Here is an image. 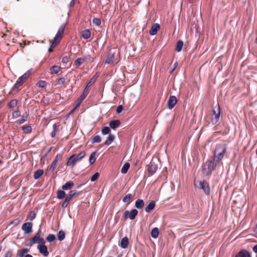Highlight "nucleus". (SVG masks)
Instances as JSON below:
<instances>
[{
    "mask_svg": "<svg viewBox=\"0 0 257 257\" xmlns=\"http://www.w3.org/2000/svg\"><path fill=\"white\" fill-rule=\"evenodd\" d=\"M33 223L31 222H25L22 226V229L24 231V234H29L33 231Z\"/></svg>",
    "mask_w": 257,
    "mask_h": 257,
    "instance_id": "423d86ee",
    "label": "nucleus"
},
{
    "mask_svg": "<svg viewBox=\"0 0 257 257\" xmlns=\"http://www.w3.org/2000/svg\"><path fill=\"white\" fill-rule=\"evenodd\" d=\"M60 68V67L58 65H55L53 66L50 69L51 73L52 74H57L59 72Z\"/></svg>",
    "mask_w": 257,
    "mask_h": 257,
    "instance_id": "e433bc0d",
    "label": "nucleus"
},
{
    "mask_svg": "<svg viewBox=\"0 0 257 257\" xmlns=\"http://www.w3.org/2000/svg\"><path fill=\"white\" fill-rule=\"evenodd\" d=\"M50 43H51V45H50V47L51 48H54L56 47V45L58 44L59 43V40L58 41H51L50 40Z\"/></svg>",
    "mask_w": 257,
    "mask_h": 257,
    "instance_id": "4d7b16f0",
    "label": "nucleus"
},
{
    "mask_svg": "<svg viewBox=\"0 0 257 257\" xmlns=\"http://www.w3.org/2000/svg\"><path fill=\"white\" fill-rule=\"evenodd\" d=\"M46 239L48 242H51L55 241L56 239V237L55 235L50 233L47 235Z\"/></svg>",
    "mask_w": 257,
    "mask_h": 257,
    "instance_id": "c9c22d12",
    "label": "nucleus"
},
{
    "mask_svg": "<svg viewBox=\"0 0 257 257\" xmlns=\"http://www.w3.org/2000/svg\"><path fill=\"white\" fill-rule=\"evenodd\" d=\"M123 107L122 105H119L117 106L116 109V113L117 114L120 113L123 110Z\"/></svg>",
    "mask_w": 257,
    "mask_h": 257,
    "instance_id": "5fc2aeb1",
    "label": "nucleus"
},
{
    "mask_svg": "<svg viewBox=\"0 0 257 257\" xmlns=\"http://www.w3.org/2000/svg\"><path fill=\"white\" fill-rule=\"evenodd\" d=\"M221 113V108L219 105L218 104L217 106L213 109V114L214 117L212 119L211 123L212 125L217 124L218 122Z\"/></svg>",
    "mask_w": 257,
    "mask_h": 257,
    "instance_id": "39448f33",
    "label": "nucleus"
},
{
    "mask_svg": "<svg viewBox=\"0 0 257 257\" xmlns=\"http://www.w3.org/2000/svg\"><path fill=\"white\" fill-rule=\"evenodd\" d=\"M30 75V71L28 70L25 72L23 75L19 77L12 87L13 90H15L18 88L20 86L23 85L25 80H27Z\"/></svg>",
    "mask_w": 257,
    "mask_h": 257,
    "instance_id": "7ed1b4c3",
    "label": "nucleus"
},
{
    "mask_svg": "<svg viewBox=\"0 0 257 257\" xmlns=\"http://www.w3.org/2000/svg\"><path fill=\"white\" fill-rule=\"evenodd\" d=\"M69 57L67 56L63 57L62 59V62L64 64H67L69 61Z\"/></svg>",
    "mask_w": 257,
    "mask_h": 257,
    "instance_id": "680f3d73",
    "label": "nucleus"
},
{
    "mask_svg": "<svg viewBox=\"0 0 257 257\" xmlns=\"http://www.w3.org/2000/svg\"><path fill=\"white\" fill-rule=\"evenodd\" d=\"M30 251L28 248H23L20 250V252L18 254L19 257H24L25 253H27Z\"/></svg>",
    "mask_w": 257,
    "mask_h": 257,
    "instance_id": "f704fd0d",
    "label": "nucleus"
},
{
    "mask_svg": "<svg viewBox=\"0 0 257 257\" xmlns=\"http://www.w3.org/2000/svg\"><path fill=\"white\" fill-rule=\"evenodd\" d=\"M159 230L157 227H154L151 231V235L153 238H157L159 236Z\"/></svg>",
    "mask_w": 257,
    "mask_h": 257,
    "instance_id": "b1692460",
    "label": "nucleus"
},
{
    "mask_svg": "<svg viewBox=\"0 0 257 257\" xmlns=\"http://www.w3.org/2000/svg\"><path fill=\"white\" fill-rule=\"evenodd\" d=\"M53 131L51 132L50 136L52 138H54L56 136V132L57 130V125L56 124H54L53 125Z\"/></svg>",
    "mask_w": 257,
    "mask_h": 257,
    "instance_id": "c03bdc74",
    "label": "nucleus"
},
{
    "mask_svg": "<svg viewBox=\"0 0 257 257\" xmlns=\"http://www.w3.org/2000/svg\"><path fill=\"white\" fill-rule=\"evenodd\" d=\"M22 130L23 131H26L27 133H30L32 131V127L30 125H24L22 126Z\"/></svg>",
    "mask_w": 257,
    "mask_h": 257,
    "instance_id": "8fccbe9b",
    "label": "nucleus"
},
{
    "mask_svg": "<svg viewBox=\"0 0 257 257\" xmlns=\"http://www.w3.org/2000/svg\"><path fill=\"white\" fill-rule=\"evenodd\" d=\"M226 151V147L225 144L217 145L214 151L213 157H212L213 160L217 164L219 163L223 158Z\"/></svg>",
    "mask_w": 257,
    "mask_h": 257,
    "instance_id": "f03ea898",
    "label": "nucleus"
},
{
    "mask_svg": "<svg viewBox=\"0 0 257 257\" xmlns=\"http://www.w3.org/2000/svg\"><path fill=\"white\" fill-rule=\"evenodd\" d=\"M74 197L72 192L70 191L67 195L66 194L65 198V199L67 201H69V202L70 201V200Z\"/></svg>",
    "mask_w": 257,
    "mask_h": 257,
    "instance_id": "a18cd8bd",
    "label": "nucleus"
},
{
    "mask_svg": "<svg viewBox=\"0 0 257 257\" xmlns=\"http://www.w3.org/2000/svg\"><path fill=\"white\" fill-rule=\"evenodd\" d=\"M129 240L127 237L125 236L121 238L119 246L123 249L126 248L128 247Z\"/></svg>",
    "mask_w": 257,
    "mask_h": 257,
    "instance_id": "dca6fc26",
    "label": "nucleus"
},
{
    "mask_svg": "<svg viewBox=\"0 0 257 257\" xmlns=\"http://www.w3.org/2000/svg\"><path fill=\"white\" fill-rule=\"evenodd\" d=\"M76 156V154H73L71 155L67 159V161L66 163V165L67 166H71L72 167H73L77 162V160L75 158Z\"/></svg>",
    "mask_w": 257,
    "mask_h": 257,
    "instance_id": "1a4fd4ad",
    "label": "nucleus"
},
{
    "mask_svg": "<svg viewBox=\"0 0 257 257\" xmlns=\"http://www.w3.org/2000/svg\"><path fill=\"white\" fill-rule=\"evenodd\" d=\"M160 29V25L158 23H155L151 27L149 30V34L151 36H154L157 34L158 31Z\"/></svg>",
    "mask_w": 257,
    "mask_h": 257,
    "instance_id": "f8f14e48",
    "label": "nucleus"
},
{
    "mask_svg": "<svg viewBox=\"0 0 257 257\" xmlns=\"http://www.w3.org/2000/svg\"><path fill=\"white\" fill-rule=\"evenodd\" d=\"M138 214V211L137 209H133L129 212L128 218L131 220H133L135 219L136 217Z\"/></svg>",
    "mask_w": 257,
    "mask_h": 257,
    "instance_id": "4be33fe9",
    "label": "nucleus"
},
{
    "mask_svg": "<svg viewBox=\"0 0 257 257\" xmlns=\"http://www.w3.org/2000/svg\"><path fill=\"white\" fill-rule=\"evenodd\" d=\"M20 223V220L18 218L15 219L13 220H12L11 222L10 225H12L13 227L16 226L18 225Z\"/></svg>",
    "mask_w": 257,
    "mask_h": 257,
    "instance_id": "49530a36",
    "label": "nucleus"
},
{
    "mask_svg": "<svg viewBox=\"0 0 257 257\" xmlns=\"http://www.w3.org/2000/svg\"><path fill=\"white\" fill-rule=\"evenodd\" d=\"M92 23L96 26H99L101 24V21L99 18H94L92 20Z\"/></svg>",
    "mask_w": 257,
    "mask_h": 257,
    "instance_id": "de8ad7c7",
    "label": "nucleus"
},
{
    "mask_svg": "<svg viewBox=\"0 0 257 257\" xmlns=\"http://www.w3.org/2000/svg\"><path fill=\"white\" fill-rule=\"evenodd\" d=\"M91 36V32L89 29L84 30L82 32V37L85 39H89Z\"/></svg>",
    "mask_w": 257,
    "mask_h": 257,
    "instance_id": "a878e982",
    "label": "nucleus"
},
{
    "mask_svg": "<svg viewBox=\"0 0 257 257\" xmlns=\"http://www.w3.org/2000/svg\"><path fill=\"white\" fill-rule=\"evenodd\" d=\"M110 132V128L107 126L102 127L101 129V134L103 135H106L109 134Z\"/></svg>",
    "mask_w": 257,
    "mask_h": 257,
    "instance_id": "ea45409f",
    "label": "nucleus"
},
{
    "mask_svg": "<svg viewBox=\"0 0 257 257\" xmlns=\"http://www.w3.org/2000/svg\"><path fill=\"white\" fill-rule=\"evenodd\" d=\"M74 183L73 181H69L62 185V189L64 191L68 190L71 189Z\"/></svg>",
    "mask_w": 257,
    "mask_h": 257,
    "instance_id": "aec40b11",
    "label": "nucleus"
},
{
    "mask_svg": "<svg viewBox=\"0 0 257 257\" xmlns=\"http://www.w3.org/2000/svg\"><path fill=\"white\" fill-rule=\"evenodd\" d=\"M85 62V59L79 57L76 59L74 62V65L76 66L77 67L80 66L82 64H83Z\"/></svg>",
    "mask_w": 257,
    "mask_h": 257,
    "instance_id": "2f4dec72",
    "label": "nucleus"
},
{
    "mask_svg": "<svg viewBox=\"0 0 257 257\" xmlns=\"http://www.w3.org/2000/svg\"><path fill=\"white\" fill-rule=\"evenodd\" d=\"M100 176V174L98 172L95 173L90 178V181L91 182H94L98 180Z\"/></svg>",
    "mask_w": 257,
    "mask_h": 257,
    "instance_id": "37998d69",
    "label": "nucleus"
},
{
    "mask_svg": "<svg viewBox=\"0 0 257 257\" xmlns=\"http://www.w3.org/2000/svg\"><path fill=\"white\" fill-rule=\"evenodd\" d=\"M115 136L113 134H109L107 137L106 141L104 143V146L110 145L115 140Z\"/></svg>",
    "mask_w": 257,
    "mask_h": 257,
    "instance_id": "6ab92c4d",
    "label": "nucleus"
},
{
    "mask_svg": "<svg viewBox=\"0 0 257 257\" xmlns=\"http://www.w3.org/2000/svg\"><path fill=\"white\" fill-rule=\"evenodd\" d=\"M101 141V138L99 135H96L91 139V142L92 144L99 143Z\"/></svg>",
    "mask_w": 257,
    "mask_h": 257,
    "instance_id": "4c0bfd02",
    "label": "nucleus"
},
{
    "mask_svg": "<svg viewBox=\"0 0 257 257\" xmlns=\"http://www.w3.org/2000/svg\"><path fill=\"white\" fill-rule=\"evenodd\" d=\"M45 243H46V241H45V240L44 239V238L43 237H41L40 239H39V241L38 242V244L37 245V246L46 245Z\"/></svg>",
    "mask_w": 257,
    "mask_h": 257,
    "instance_id": "09e8293b",
    "label": "nucleus"
},
{
    "mask_svg": "<svg viewBox=\"0 0 257 257\" xmlns=\"http://www.w3.org/2000/svg\"><path fill=\"white\" fill-rule=\"evenodd\" d=\"M37 248L39 250V252L44 256H47L49 254V252L46 245L37 246Z\"/></svg>",
    "mask_w": 257,
    "mask_h": 257,
    "instance_id": "ddd939ff",
    "label": "nucleus"
},
{
    "mask_svg": "<svg viewBox=\"0 0 257 257\" xmlns=\"http://www.w3.org/2000/svg\"><path fill=\"white\" fill-rule=\"evenodd\" d=\"M13 251L12 249H9L5 254L4 257H11Z\"/></svg>",
    "mask_w": 257,
    "mask_h": 257,
    "instance_id": "052dcab7",
    "label": "nucleus"
},
{
    "mask_svg": "<svg viewBox=\"0 0 257 257\" xmlns=\"http://www.w3.org/2000/svg\"><path fill=\"white\" fill-rule=\"evenodd\" d=\"M130 167V164L128 162H125L122 166L121 169V172L122 174H126Z\"/></svg>",
    "mask_w": 257,
    "mask_h": 257,
    "instance_id": "cd10ccee",
    "label": "nucleus"
},
{
    "mask_svg": "<svg viewBox=\"0 0 257 257\" xmlns=\"http://www.w3.org/2000/svg\"><path fill=\"white\" fill-rule=\"evenodd\" d=\"M42 233V231L41 229H39L36 234L35 235L36 237H37L38 238L40 239L41 237V234Z\"/></svg>",
    "mask_w": 257,
    "mask_h": 257,
    "instance_id": "774afa93",
    "label": "nucleus"
},
{
    "mask_svg": "<svg viewBox=\"0 0 257 257\" xmlns=\"http://www.w3.org/2000/svg\"><path fill=\"white\" fill-rule=\"evenodd\" d=\"M120 125V121L119 119H113L109 122V127L114 130L118 127Z\"/></svg>",
    "mask_w": 257,
    "mask_h": 257,
    "instance_id": "2eb2a0df",
    "label": "nucleus"
},
{
    "mask_svg": "<svg viewBox=\"0 0 257 257\" xmlns=\"http://www.w3.org/2000/svg\"><path fill=\"white\" fill-rule=\"evenodd\" d=\"M97 154V151H95L93 152H92L89 158V163L90 165H92L94 163V162L96 161V155Z\"/></svg>",
    "mask_w": 257,
    "mask_h": 257,
    "instance_id": "393cba45",
    "label": "nucleus"
},
{
    "mask_svg": "<svg viewBox=\"0 0 257 257\" xmlns=\"http://www.w3.org/2000/svg\"><path fill=\"white\" fill-rule=\"evenodd\" d=\"M86 155V153L85 151H81L78 155L76 154V156L75 158L76 159L77 161H80L82 158H83Z\"/></svg>",
    "mask_w": 257,
    "mask_h": 257,
    "instance_id": "58836bf2",
    "label": "nucleus"
},
{
    "mask_svg": "<svg viewBox=\"0 0 257 257\" xmlns=\"http://www.w3.org/2000/svg\"><path fill=\"white\" fill-rule=\"evenodd\" d=\"M30 240L32 241V242L34 243H38L39 241V238H37V237H36L35 235L30 239Z\"/></svg>",
    "mask_w": 257,
    "mask_h": 257,
    "instance_id": "e2e57ef3",
    "label": "nucleus"
},
{
    "mask_svg": "<svg viewBox=\"0 0 257 257\" xmlns=\"http://www.w3.org/2000/svg\"><path fill=\"white\" fill-rule=\"evenodd\" d=\"M17 103L18 101L16 99H14L8 103V106L10 108H13L17 105Z\"/></svg>",
    "mask_w": 257,
    "mask_h": 257,
    "instance_id": "a19ab883",
    "label": "nucleus"
},
{
    "mask_svg": "<svg viewBox=\"0 0 257 257\" xmlns=\"http://www.w3.org/2000/svg\"><path fill=\"white\" fill-rule=\"evenodd\" d=\"M36 213L34 211H30L29 213L28 217L30 221H33L36 217Z\"/></svg>",
    "mask_w": 257,
    "mask_h": 257,
    "instance_id": "79ce46f5",
    "label": "nucleus"
},
{
    "mask_svg": "<svg viewBox=\"0 0 257 257\" xmlns=\"http://www.w3.org/2000/svg\"><path fill=\"white\" fill-rule=\"evenodd\" d=\"M57 162L54 160L53 161L50 166H49L47 170V171L45 173L46 175H48V171H51V172H53L55 170L57 166Z\"/></svg>",
    "mask_w": 257,
    "mask_h": 257,
    "instance_id": "5701e85b",
    "label": "nucleus"
},
{
    "mask_svg": "<svg viewBox=\"0 0 257 257\" xmlns=\"http://www.w3.org/2000/svg\"><path fill=\"white\" fill-rule=\"evenodd\" d=\"M98 76V75L97 74H95L89 80V81L86 84V85L85 86L83 91L87 93L88 94L89 93V88L90 86L94 83L95 81H96V79Z\"/></svg>",
    "mask_w": 257,
    "mask_h": 257,
    "instance_id": "9b49d317",
    "label": "nucleus"
},
{
    "mask_svg": "<svg viewBox=\"0 0 257 257\" xmlns=\"http://www.w3.org/2000/svg\"><path fill=\"white\" fill-rule=\"evenodd\" d=\"M71 192H72V194H73V195L74 197L75 196L78 195L81 192V191H78L76 190H71Z\"/></svg>",
    "mask_w": 257,
    "mask_h": 257,
    "instance_id": "69168bd1",
    "label": "nucleus"
},
{
    "mask_svg": "<svg viewBox=\"0 0 257 257\" xmlns=\"http://www.w3.org/2000/svg\"><path fill=\"white\" fill-rule=\"evenodd\" d=\"M183 44H184V43H183V41H182V40L178 41L176 43L175 50L177 52H180L182 49Z\"/></svg>",
    "mask_w": 257,
    "mask_h": 257,
    "instance_id": "c85d7f7f",
    "label": "nucleus"
},
{
    "mask_svg": "<svg viewBox=\"0 0 257 257\" xmlns=\"http://www.w3.org/2000/svg\"><path fill=\"white\" fill-rule=\"evenodd\" d=\"M44 173L43 169H38L35 172L34 174V178L35 180L38 179Z\"/></svg>",
    "mask_w": 257,
    "mask_h": 257,
    "instance_id": "c756f323",
    "label": "nucleus"
},
{
    "mask_svg": "<svg viewBox=\"0 0 257 257\" xmlns=\"http://www.w3.org/2000/svg\"><path fill=\"white\" fill-rule=\"evenodd\" d=\"M12 115L14 117L17 118L21 115V112L19 110H17L13 112Z\"/></svg>",
    "mask_w": 257,
    "mask_h": 257,
    "instance_id": "864d4df0",
    "label": "nucleus"
},
{
    "mask_svg": "<svg viewBox=\"0 0 257 257\" xmlns=\"http://www.w3.org/2000/svg\"><path fill=\"white\" fill-rule=\"evenodd\" d=\"M66 24H64L61 25L60 26V27H59V29H58L57 32H60V33H61L62 34L63 33V32H64V31L65 28L66 27Z\"/></svg>",
    "mask_w": 257,
    "mask_h": 257,
    "instance_id": "603ef678",
    "label": "nucleus"
},
{
    "mask_svg": "<svg viewBox=\"0 0 257 257\" xmlns=\"http://www.w3.org/2000/svg\"><path fill=\"white\" fill-rule=\"evenodd\" d=\"M235 257H251L250 252L245 249H241Z\"/></svg>",
    "mask_w": 257,
    "mask_h": 257,
    "instance_id": "4468645a",
    "label": "nucleus"
},
{
    "mask_svg": "<svg viewBox=\"0 0 257 257\" xmlns=\"http://www.w3.org/2000/svg\"><path fill=\"white\" fill-rule=\"evenodd\" d=\"M61 37H62V34L60 33V32H57V33H56V34L54 38V41H57V39L59 37L61 38Z\"/></svg>",
    "mask_w": 257,
    "mask_h": 257,
    "instance_id": "338daca9",
    "label": "nucleus"
},
{
    "mask_svg": "<svg viewBox=\"0 0 257 257\" xmlns=\"http://www.w3.org/2000/svg\"><path fill=\"white\" fill-rule=\"evenodd\" d=\"M62 158V154H58L56 156V157H55V158L54 159V160L58 162V161L61 160Z\"/></svg>",
    "mask_w": 257,
    "mask_h": 257,
    "instance_id": "13d9d810",
    "label": "nucleus"
},
{
    "mask_svg": "<svg viewBox=\"0 0 257 257\" xmlns=\"http://www.w3.org/2000/svg\"><path fill=\"white\" fill-rule=\"evenodd\" d=\"M135 207L138 209H142L145 206V202L142 199H138L135 203Z\"/></svg>",
    "mask_w": 257,
    "mask_h": 257,
    "instance_id": "a211bd4d",
    "label": "nucleus"
},
{
    "mask_svg": "<svg viewBox=\"0 0 257 257\" xmlns=\"http://www.w3.org/2000/svg\"><path fill=\"white\" fill-rule=\"evenodd\" d=\"M66 196V193L63 189L58 190L57 192V197L58 199H62Z\"/></svg>",
    "mask_w": 257,
    "mask_h": 257,
    "instance_id": "7c9ffc66",
    "label": "nucleus"
},
{
    "mask_svg": "<svg viewBox=\"0 0 257 257\" xmlns=\"http://www.w3.org/2000/svg\"><path fill=\"white\" fill-rule=\"evenodd\" d=\"M129 211H125L122 216V218L124 219V220H126L128 218V215H129Z\"/></svg>",
    "mask_w": 257,
    "mask_h": 257,
    "instance_id": "bf43d9fd",
    "label": "nucleus"
},
{
    "mask_svg": "<svg viewBox=\"0 0 257 257\" xmlns=\"http://www.w3.org/2000/svg\"><path fill=\"white\" fill-rule=\"evenodd\" d=\"M158 169L157 165L153 162H151L148 167V171L150 176L153 175Z\"/></svg>",
    "mask_w": 257,
    "mask_h": 257,
    "instance_id": "9d476101",
    "label": "nucleus"
},
{
    "mask_svg": "<svg viewBox=\"0 0 257 257\" xmlns=\"http://www.w3.org/2000/svg\"><path fill=\"white\" fill-rule=\"evenodd\" d=\"M134 195L131 194H126L122 199L123 203H127V204L129 203L130 200L133 198Z\"/></svg>",
    "mask_w": 257,
    "mask_h": 257,
    "instance_id": "72a5a7b5",
    "label": "nucleus"
},
{
    "mask_svg": "<svg viewBox=\"0 0 257 257\" xmlns=\"http://www.w3.org/2000/svg\"><path fill=\"white\" fill-rule=\"evenodd\" d=\"M46 85V82L43 80H40L38 82V87L40 88H44Z\"/></svg>",
    "mask_w": 257,
    "mask_h": 257,
    "instance_id": "3c124183",
    "label": "nucleus"
},
{
    "mask_svg": "<svg viewBox=\"0 0 257 257\" xmlns=\"http://www.w3.org/2000/svg\"><path fill=\"white\" fill-rule=\"evenodd\" d=\"M217 166L212 157L209 158L202 166V172L203 176L209 178Z\"/></svg>",
    "mask_w": 257,
    "mask_h": 257,
    "instance_id": "f257e3e1",
    "label": "nucleus"
},
{
    "mask_svg": "<svg viewBox=\"0 0 257 257\" xmlns=\"http://www.w3.org/2000/svg\"><path fill=\"white\" fill-rule=\"evenodd\" d=\"M65 82V78L63 77H60L58 79V84L61 85H63Z\"/></svg>",
    "mask_w": 257,
    "mask_h": 257,
    "instance_id": "6e6d98bb",
    "label": "nucleus"
},
{
    "mask_svg": "<svg viewBox=\"0 0 257 257\" xmlns=\"http://www.w3.org/2000/svg\"><path fill=\"white\" fill-rule=\"evenodd\" d=\"M156 205V202L154 200L151 201L145 208L146 212L149 213L154 209Z\"/></svg>",
    "mask_w": 257,
    "mask_h": 257,
    "instance_id": "f3484780",
    "label": "nucleus"
},
{
    "mask_svg": "<svg viewBox=\"0 0 257 257\" xmlns=\"http://www.w3.org/2000/svg\"><path fill=\"white\" fill-rule=\"evenodd\" d=\"M70 202H69V201H67L66 200H64V201L63 202L62 204V207L63 208H65L67 207V206H68V204Z\"/></svg>",
    "mask_w": 257,
    "mask_h": 257,
    "instance_id": "0e129e2a",
    "label": "nucleus"
},
{
    "mask_svg": "<svg viewBox=\"0 0 257 257\" xmlns=\"http://www.w3.org/2000/svg\"><path fill=\"white\" fill-rule=\"evenodd\" d=\"M65 238V233L63 230H60L57 233V239L60 241L63 240Z\"/></svg>",
    "mask_w": 257,
    "mask_h": 257,
    "instance_id": "bb28decb",
    "label": "nucleus"
},
{
    "mask_svg": "<svg viewBox=\"0 0 257 257\" xmlns=\"http://www.w3.org/2000/svg\"><path fill=\"white\" fill-rule=\"evenodd\" d=\"M177 102V97L174 95H171L168 101V107L170 109L174 107Z\"/></svg>",
    "mask_w": 257,
    "mask_h": 257,
    "instance_id": "6e6552de",
    "label": "nucleus"
},
{
    "mask_svg": "<svg viewBox=\"0 0 257 257\" xmlns=\"http://www.w3.org/2000/svg\"><path fill=\"white\" fill-rule=\"evenodd\" d=\"M200 188L203 191L206 195H209L210 193V188L209 183L206 180L199 181Z\"/></svg>",
    "mask_w": 257,
    "mask_h": 257,
    "instance_id": "20e7f679",
    "label": "nucleus"
},
{
    "mask_svg": "<svg viewBox=\"0 0 257 257\" xmlns=\"http://www.w3.org/2000/svg\"><path fill=\"white\" fill-rule=\"evenodd\" d=\"M87 95V93L85 92L84 91H83L82 94H81L80 95V96L74 102V105L75 106V108H78L80 106L82 101L86 97Z\"/></svg>",
    "mask_w": 257,
    "mask_h": 257,
    "instance_id": "0eeeda50",
    "label": "nucleus"
},
{
    "mask_svg": "<svg viewBox=\"0 0 257 257\" xmlns=\"http://www.w3.org/2000/svg\"><path fill=\"white\" fill-rule=\"evenodd\" d=\"M22 116V118L17 120L18 122L20 124L24 123L26 121H27L28 117V114L26 112L23 114Z\"/></svg>",
    "mask_w": 257,
    "mask_h": 257,
    "instance_id": "473e14b6",
    "label": "nucleus"
},
{
    "mask_svg": "<svg viewBox=\"0 0 257 257\" xmlns=\"http://www.w3.org/2000/svg\"><path fill=\"white\" fill-rule=\"evenodd\" d=\"M114 58V53H112L111 51H109L105 60V63L108 64L112 63L113 62Z\"/></svg>",
    "mask_w": 257,
    "mask_h": 257,
    "instance_id": "412c9836",
    "label": "nucleus"
}]
</instances>
